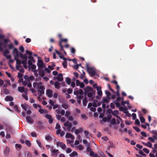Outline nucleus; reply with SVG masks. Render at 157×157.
I'll return each instance as SVG.
<instances>
[{"label": "nucleus", "mask_w": 157, "mask_h": 157, "mask_svg": "<svg viewBox=\"0 0 157 157\" xmlns=\"http://www.w3.org/2000/svg\"><path fill=\"white\" fill-rule=\"evenodd\" d=\"M85 95H87L88 97L89 98V100L92 101L95 97V93L94 91L92 88L90 86H87L84 89Z\"/></svg>", "instance_id": "obj_1"}, {"label": "nucleus", "mask_w": 157, "mask_h": 157, "mask_svg": "<svg viewBox=\"0 0 157 157\" xmlns=\"http://www.w3.org/2000/svg\"><path fill=\"white\" fill-rule=\"evenodd\" d=\"M33 85L34 87L38 89V94H40V96H42L44 94V90L45 88L42 85L41 83L40 82H35L33 83Z\"/></svg>", "instance_id": "obj_2"}, {"label": "nucleus", "mask_w": 157, "mask_h": 157, "mask_svg": "<svg viewBox=\"0 0 157 157\" xmlns=\"http://www.w3.org/2000/svg\"><path fill=\"white\" fill-rule=\"evenodd\" d=\"M13 53L14 56H15L17 58H18L19 57H20L22 59V61H27V56L26 54L23 55L19 52L16 48H13Z\"/></svg>", "instance_id": "obj_3"}, {"label": "nucleus", "mask_w": 157, "mask_h": 157, "mask_svg": "<svg viewBox=\"0 0 157 157\" xmlns=\"http://www.w3.org/2000/svg\"><path fill=\"white\" fill-rule=\"evenodd\" d=\"M87 70L89 75L91 77H93L96 74V71L92 68L90 67L88 64H86Z\"/></svg>", "instance_id": "obj_4"}, {"label": "nucleus", "mask_w": 157, "mask_h": 157, "mask_svg": "<svg viewBox=\"0 0 157 157\" xmlns=\"http://www.w3.org/2000/svg\"><path fill=\"white\" fill-rule=\"evenodd\" d=\"M14 59L16 61V69L17 70H19L20 68H22V66L21 65L22 63V61L17 58L15 56H14Z\"/></svg>", "instance_id": "obj_5"}, {"label": "nucleus", "mask_w": 157, "mask_h": 157, "mask_svg": "<svg viewBox=\"0 0 157 157\" xmlns=\"http://www.w3.org/2000/svg\"><path fill=\"white\" fill-rule=\"evenodd\" d=\"M96 88L97 91V94L98 96L96 97V98L97 99H100L102 96V93L101 90V88L100 86L96 87Z\"/></svg>", "instance_id": "obj_6"}, {"label": "nucleus", "mask_w": 157, "mask_h": 157, "mask_svg": "<svg viewBox=\"0 0 157 157\" xmlns=\"http://www.w3.org/2000/svg\"><path fill=\"white\" fill-rule=\"evenodd\" d=\"M64 125L65 126L67 127V130L70 132L72 127L71 123L69 122L68 121H67L64 123Z\"/></svg>", "instance_id": "obj_7"}, {"label": "nucleus", "mask_w": 157, "mask_h": 157, "mask_svg": "<svg viewBox=\"0 0 157 157\" xmlns=\"http://www.w3.org/2000/svg\"><path fill=\"white\" fill-rule=\"evenodd\" d=\"M56 145L57 146L60 147L63 150H65L66 148V145L60 141H57L56 142Z\"/></svg>", "instance_id": "obj_8"}, {"label": "nucleus", "mask_w": 157, "mask_h": 157, "mask_svg": "<svg viewBox=\"0 0 157 157\" xmlns=\"http://www.w3.org/2000/svg\"><path fill=\"white\" fill-rule=\"evenodd\" d=\"M45 117L48 120V122L49 124H51L52 123L53 118L52 117L51 115L49 114H46L45 115Z\"/></svg>", "instance_id": "obj_9"}, {"label": "nucleus", "mask_w": 157, "mask_h": 157, "mask_svg": "<svg viewBox=\"0 0 157 157\" xmlns=\"http://www.w3.org/2000/svg\"><path fill=\"white\" fill-rule=\"evenodd\" d=\"M37 65L39 67L42 68L45 67V66L44 65L43 62L41 60L39 59L38 60Z\"/></svg>", "instance_id": "obj_10"}, {"label": "nucleus", "mask_w": 157, "mask_h": 157, "mask_svg": "<svg viewBox=\"0 0 157 157\" xmlns=\"http://www.w3.org/2000/svg\"><path fill=\"white\" fill-rule=\"evenodd\" d=\"M21 106L25 111H26L28 109H31L30 107L26 104H21Z\"/></svg>", "instance_id": "obj_11"}, {"label": "nucleus", "mask_w": 157, "mask_h": 157, "mask_svg": "<svg viewBox=\"0 0 157 157\" xmlns=\"http://www.w3.org/2000/svg\"><path fill=\"white\" fill-rule=\"evenodd\" d=\"M46 95L49 98H51L52 96L53 92L51 90L48 89L46 90Z\"/></svg>", "instance_id": "obj_12"}, {"label": "nucleus", "mask_w": 157, "mask_h": 157, "mask_svg": "<svg viewBox=\"0 0 157 157\" xmlns=\"http://www.w3.org/2000/svg\"><path fill=\"white\" fill-rule=\"evenodd\" d=\"M18 90L19 92L21 93L23 92L25 93L28 90V89H26L25 90L24 87L23 86H19L18 88Z\"/></svg>", "instance_id": "obj_13"}, {"label": "nucleus", "mask_w": 157, "mask_h": 157, "mask_svg": "<svg viewBox=\"0 0 157 157\" xmlns=\"http://www.w3.org/2000/svg\"><path fill=\"white\" fill-rule=\"evenodd\" d=\"M10 151V148L8 147H6L4 151V156L7 157L9 155V152Z\"/></svg>", "instance_id": "obj_14"}, {"label": "nucleus", "mask_w": 157, "mask_h": 157, "mask_svg": "<svg viewBox=\"0 0 157 157\" xmlns=\"http://www.w3.org/2000/svg\"><path fill=\"white\" fill-rule=\"evenodd\" d=\"M38 111L40 114H41L44 113L45 114V115L46 114H48L47 111L45 109H43L40 108L38 110Z\"/></svg>", "instance_id": "obj_15"}, {"label": "nucleus", "mask_w": 157, "mask_h": 157, "mask_svg": "<svg viewBox=\"0 0 157 157\" xmlns=\"http://www.w3.org/2000/svg\"><path fill=\"white\" fill-rule=\"evenodd\" d=\"M65 137L66 138H70L72 140L74 139V136L70 133H67L66 134Z\"/></svg>", "instance_id": "obj_16"}, {"label": "nucleus", "mask_w": 157, "mask_h": 157, "mask_svg": "<svg viewBox=\"0 0 157 157\" xmlns=\"http://www.w3.org/2000/svg\"><path fill=\"white\" fill-rule=\"evenodd\" d=\"M119 113V111L118 110H114L112 114L115 116L117 118H118L119 120H121V118L118 116V114Z\"/></svg>", "instance_id": "obj_17"}, {"label": "nucleus", "mask_w": 157, "mask_h": 157, "mask_svg": "<svg viewBox=\"0 0 157 157\" xmlns=\"http://www.w3.org/2000/svg\"><path fill=\"white\" fill-rule=\"evenodd\" d=\"M57 79L59 81H62L63 80V75L62 74H59L57 77Z\"/></svg>", "instance_id": "obj_18"}, {"label": "nucleus", "mask_w": 157, "mask_h": 157, "mask_svg": "<svg viewBox=\"0 0 157 157\" xmlns=\"http://www.w3.org/2000/svg\"><path fill=\"white\" fill-rule=\"evenodd\" d=\"M92 104L91 103H90L88 104V107L90 108V110L93 111L95 112L96 111V109L94 107H92Z\"/></svg>", "instance_id": "obj_19"}, {"label": "nucleus", "mask_w": 157, "mask_h": 157, "mask_svg": "<svg viewBox=\"0 0 157 157\" xmlns=\"http://www.w3.org/2000/svg\"><path fill=\"white\" fill-rule=\"evenodd\" d=\"M26 121L29 123L31 124L33 122V120L30 117H28L26 118Z\"/></svg>", "instance_id": "obj_20"}, {"label": "nucleus", "mask_w": 157, "mask_h": 157, "mask_svg": "<svg viewBox=\"0 0 157 157\" xmlns=\"http://www.w3.org/2000/svg\"><path fill=\"white\" fill-rule=\"evenodd\" d=\"M58 150L54 149L51 151V152L52 153L53 155L54 156H56L57 155Z\"/></svg>", "instance_id": "obj_21"}, {"label": "nucleus", "mask_w": 157, "mask_h": 157, "mask_svg": "<svg viewBox=\"0 0 157 157\" xmlns=\"http://www.w3.org/2000/svg\"><path fill=\"white\" fill-rule=\"evenodd\" d=\"M90 155L92 157H100L99 156H98L97 154H94V152L92 151H91L90 152Z\"/></svg>", "instance_id": "obj_22"}, {"label": "nucleus", "mask_w": 157, "mask_h": 157, "mask_svg": "<svg viewBox=\"0 0 157 157\" xmlns=\"http://www.w3.org/2000/svg\"><path fill=\"white\" fill-rule=\"evenodd\" d=\"M83 129L82 128H80L79 129L75 130V133L76 134H78L80 132H82L83 131Z\"/></svg>", "instance_id": "obj_23"}, {"label": "nucleus", "mask_w": 157, "mask_h": 157, "mask_svg": "<svg viewBox=\"0 0 157 157\" xmlns=\"http://www.w3.org/2000/svg\"><path fill=\"white\" fill-rule=\"evenodd\" d=\"M60 83L57 81H56L54 83V85L55 86V87L56 89H59L60 88Z\"/></svg>", "instance_id": "obj_24"}, {"label": "nucleus", "mask_w": 157, "mask_h": 157, "mask_svg": "<svg viewBox=\"0 0 157 157\" xmlns=\"http://www.w3.org/2000/svg\"><path fill=\"white\" fill-rule=\"evenodd\" d=\"M5 100L6 101H12L13 100V98L10 96H7L5 98Z\"/></svg>", "instance_id": "obj_25"}, {"label": "nucleus", "mask_w": 157, "mask_h": 157, "mask_svg": "<svg viewBox=\"0 0 157 157\" xmlns=\"http://www.w3.org/2000/svg\"><path fill=\"white\" fill-rule=\"evenodd\" d=\"M78 153L75 151H73L70 154L69 156L70 157H74L75 156H77Z\"/></svg>", "instance_id": "obj_26"}, {"label": "nucleus", "mask_w": 157, "mask_h": 157, "mask_svg": "<svg viewBox=\"0 0 157 157\" xmlns=\"http://www.w3.org/2000/svg\"><path fill=\"white\" fill-rule=\"evenodd\" d=\"M139 116L141 122L142 123H144L145 122V119L142 116L140 113L139 114Z\"/></svg>", "instance_id": "obj_27"}, {"label": "nucleus", "mask_w": 157, "mask_h": 157, "mask_svg": "<svg viewBox=\"0 0 157 157\" xmlns=\"http://www.w3.org/2000/svg\"><path fill=\"white\" fill-rule=\"evenodd\" d=\"M45 139L48 141H51L52 140V137L49 135H46L45 136Z\"/></svg>", "instance_id": "obj_28"}, {"label": "nucleus", "mask_w": 157, "mask_h": 157, "mask_svg": "<svg viewBox=\"0 0 157 157\" xmlns=\"http://www.w3.org/2000/svg\"><path fill=\"white\" fill-rule=\"evenodd\" d=\"M22 96L23 98H24L26 100H28V98L27 96V92L23 94Z\"/></svg>", "instance_id": "obj_29"}, {"label": "nucleus", "mask_w": 157, "mask_h": 157, "mask_svg": "<svg viewBox=\"0 0 157 157\" xmlns=\"http://www.w3.org/2000/svg\"><path fill=\"white\" fill-rule=\"evenodd\" d=\"M84 133L85 135V136L86 138V139H89V132L85 130L84 131Z\"/></svg>", "instance_id": "obj_30"}, {"label": "nucleus", "mask_w": 157, "mask_h": 157, "mask_svg": "<svg viewBox=\"0 0 157 157\" xmlns=\"http://www.w3.org/2000/svg\"><path fill=\"white\" fill-rule=\"evenodd\" d=\"M55 52H56V53L59 56V58L62 59V58H63V54L60 53V52H59L57 50H55Z\"/></svg>", "instance_id": "obj_31"}, {"label": "nucleus", "mask_w": 157, "mask_h": 157, "mask_svg": "<svg viewBox=\"0 0 157 157\" xmlns=\"http://www.w3.org/2000/svg\"><path fill=\"white\" fill-rule=\"evenodd\" d=\"M62 106L63 108L65 109H67L69 107L68 105L66 103H63L62 104Z\"/></svg>", "instance_id": "obj_32"}, {"label": "nucleus", "mask_w": 157, "mask_h": 157, "mask_svg": "<svg viewBox=\"0 0 157 157\" xmlns=\"http://www.w3.org/2000/svg\"><path fill=\"white\" fill-rule=\"evenodd\" d=\"M22 63L23 64V66L26 69L27 68V61H22Z\"/></svg>", "instance_id": "obj_33"}, {"label": "nucleus", "mask_w": 157, "mask_h": 157, "mask_svg": "<svg viewBox=\"0 0 157 157\" xmlns=\"http://www.w3.org/2000/svg\"><path fill=\"white\" fill-rule=\"evenodd\" d=\"M109 98H104L103 99V101L104 102L107 103L109 102Z\"/></svg>", "instance_id": "obj_34"}, {"label": "nucleus", "mask_w": 157, "mask_h": 157, "mask_svg": "<svg viewBox=\"0 0 157 157\" xmlns=\"http://www.w3.org/2000/svg\"><path fill=\"white\" fill-rule=\"evenodd\" d=\"M82 71V74L80 76V77L81 79H83V78H85L86 77L85 76V73L84 71Z\"/></svg>", "instance_id": "obj_35"}, {"label": "nucleus", "mask_w": 157, "mask_h": 157, "mask_svg": "<svg viewBox=\"0 0 157 157\" xmlns=\"http://www.w3.org/2000/svg\"><path fill=\"white\" fill-rule=\"evenodd\" d=\"M36 142L37 144L39 146L40 148H42L43 147V145H42L41 143V142H40V141L39 140H36Z\"/></svg>", "instance_id": "obj_36"}, {"label": "nucleus", "mask_w": 157, "mask_h": 157, "mask_svg": "<svg viewBox=\"0 0 157 157\" xmlns=\"http://www.w3.org/2000/svg\"><path fill=\"white\" fill-rule=\"evenodd\" d=\"M33 106L35 109H37V107L41 108V106L40 105L37 104H36L34 103L33 105Z\"/></svg>", "instance_id": "obj_37"}, {"label": "nucleus", "mask_w": 157, "mask_h": 157, "mask_svg": "<svg viewBox=\"0 0 157 157\" xmlns=\"http://www.w3.org/2000/svg\"><path fill=\"white\" fill-rule=\"evenodd\" d=\"M66 81L68 85H70L71 82V79L68 77H67L66 78Z\"/></svg>", "instance_id": "obj_38"}, {"label": "nucleus", "mask_w": 157, "mask_h": 157, "mask_svg": "<svg viewBox=\"0 0 157 157\" xmlns=\"http://www.w3.org/2000/svg\"><path fill=\"white\" fill-rule=\"evenodd\" d=\"M25 144L29 147L31 146V143L29 140H26L25 141Z\"/></svg>", "instance_id": "obj_39"}, {"label": "nucleus", "mask_w": 157, "mask_h": 157, "mask_svg": "<svg viewBox=\"0 0 157 157\" xmlns=\"http://www.w3.org/2000/svg\"><path fill=\"white\" fill-rule=\"evenodd\" d=\"M71 114L70 112L68 111H67L66 112V113L65 114V116L67 118L68 117L70 116V115Z\"/></svg>", "instance_id": "obj_40"}, {"label": "nucleus", "mask_w": 157, "mask_h": 157, "mask_svg": "<svg viewBox=\"0 0 157 157\" xmlns=\"http://www.w3.org/2000/svg\"><path fill=\"white\" fill-rule=\"evenodd\" d=\"M83 104L84 106H86L87 105V101L86 98H84L82 101Z\"/></svg>", "instance_id": "obj_41"}, {"label": "nucleus", "mask_w": 157, "mask_h": 157, "mask_svg": "<svg viewBox=\"0 0 157 157\" xmlns=\"http://www.w3.org/2000/svg\"><path fill=\"white\" fill-rule=\"evenodd\" d=\"M24 78L25 79V80L29 82L30 81V78L28 75H25L24 76Z\"/></svg>", "instance_id": "obj_42"}, {"label": "nucleus", "mask_w": 157, "mask_h": 157, "mask_svg": "<svg viewBox=\"0 0 157 157\" xmlns=\"http://www.w3.org/2000/svg\"><path fill=\"white\" fill-rule=\"evenodd\" d=\"M111 123L113 125H114L116 124V120L115 118H113L111 121Z\"/></svg>", "instance_id": "obj_43"}, {"label": "nucleus", "mask_w": 157, "mask_h": 157, "mask_svg": "<svg viewBox=\"0 0 157 157\" xmlns=\"http://www.w3.org/2000/svg\"><path fill=\"white\" fill-rule=\"evenodd\" d=\"M66 151L67 153H69L71 152L72 150L71 148L68 147L66 149Z\"/></svg>", "instance_id": "obj_44"}, {"label": "nucleus", "mask_w": 157, "mask_h": 157, "mask_svg": "<svg viewBox=\"0 0 157 157\" xmlns=\"http://www.w3.org/2000/svg\"><path fill=\"white\" fill-rule=\"evenodd\" d=\"M10 52L7 49L5 50L3 52V55L4 56H6Z\"/></svg>", "instance_id": "obj_45"}, {"label": "nucleus", "mask_w": 157, "mask_h": 157, "mask_svg": "<svg viewBox=\"0 0 157 157\" xmlns=\"http://www.w3.org/2000/svg\"><path fill=\"white\" fill-rule=\"evenodd\" d=\"M60 126L59 125V124L58 123H56V126L55 127V129H60Z\"/></svg>", "instance_id": "obj_46"}, {"label": "nucleus", "mask_w": 157, "mask_h": 157, "mask_svg": "<svg viewBox=\"0 0 157 157\" xmlns=\"http://www.w3.org/2000/svg\"><path fill=\"white\" fill-rule=\"evenodd\" d=\"M147 147L151 148H152V144L150 142H147Z\"/></svg>", "instance_id": "obj_47"}, {"label": "nucleus", "mask_w": 157, "mask_h": 157, "mask_svg": "<svg viewBox=\"0 0 157 157\" xmlns=\"http://www.w3.org/2000/svg\"><path fill=\"white\" fill-rule=\"evenodd\" d=\"M77 148L80 150H83V147L82 145H78L77 146Z\"/></svg>", "instance_id": "obj_48"}, {"label": "nucleus", "mask_w": 157, "mask_h": 157, "mask_svg": "<svg viewBox=\"0 0 157 157\" xmlns=\"http://www.w3.org/2000/svg\"><path fill=\"white\" fill-rule=\"evenodd\" d=\"M8 46L9 47V49H11L13 48V45L12 43H11L10 44H8Z\"/></svg>", "instance_id": "obj_49"}, {"label": "nucleus", "mask_w": 157, "mask_h": 157, "mask_svg": "<svg viewBox=\"0 0 157 157\" xmlns=\"http://www.w3.org/2000/svg\"><path fill=\"white\" fill-rule=\"evenodd\" d=\"M36 66L33 64H32L29 66V68H31L33 70L35 69L36 68Z\"/></svg>", "instance_id": "obj_50"}, {"label": "nucleus", "mask_w": 157, "mask_h": 157, "mask_svg": "<svg viewBox=\"0 0 157 157\" xmlns=\"http://www.w3.org/2000/svg\"><path fill=\"white\" fill-rule=\"evenodd\" d=\"M10 41V40L8 38L5 39L4 40V42L5 44H6L8 42H9Z\"/></svg>", "instance_id": "obj_51"}, {"label": "nucleus", "mask_w": 157, "mask_h": 157, "mask_svg": "<svg viewBox=\"0 0 157 157\" xmlns=\"http://www.w3.org/2000/svg\"><path fill=\"white\" fill-rule=\"evenodd\" d=\"M19 49L22 52H23L24 51V47L22 46H21L19 47Z\"/></svg>", "instance_id": "obj_52"}, {"label": "nucleus", "mask_w": 157, "mask_h": 157, "mask_svg": "<svg viewBox=\"0 0 157 157\" xmlns=\"http://www.w3.org/2000/svg\"><path fill=\"white\" fill-rule=\"evenodd\" d=\"M143 151L146 153L148 154L149 152V150L146 148H144L143 149Z\"/></svg>", "instance_id": "obj_53"}, {"label": "nucleus", "mask_w": 157, "mask_h": 157, "mask_svg": "<svg viewBox=\"0 0 157 157\" xmlns=\"http://www.w3.org/2000/svg\"><path fill=\"white\" fill-rule=\"evenodd\" d=\"M14 110H15L17 112H20V111L18 107L17 106H14Z\"/></svg>", "instance_id": "obj_54"}, {"label": "nucleus", "mask_w": 157, "mask_h": 157, "mask_svg": "<svg viewBox=\"0 0 157 157\" xmlns=\"http://www.w3.org/2000/svg\"><path fill=\"white\" fill-rule=\"evenodd\" d=\"M148 139L149 140H150L152 142L154 143L155 142V140H154V139L152 137H149L148 138Z\"/></svg>", "instance_id": "obj_55"}, {"label": "nucleus", "mask_w": 157, "mask_h": 157, "mask_svg": "<svg viewBox=\"0 0 157 157\" xmlns=\"http://www.w3.org/2000/svg\"><path fill=\"white\" fill-rule=\"evenodd\" d=\"M81 117L82 118L84 119L85 120L87 118V117L85 114H82L81 115Z\"/></svg>", "instance_id": "obj_56"}, {"label": "nucleus", "mask_w": 157, "mask_h": 157, "mask_svg": "<svg viewBox=\"0 0 157 157\" xmlns=\"http://www.w3.org/2000/svg\"><path fill=\"white\" fill-rule=\"evenodd\" d=\"M132 117L133 120L136 119V114L135 113H133L132 114Z\"/></svg>", "instance_id": "obj_57"}, {"label": "nucleus", "mask_w": 157, "mask_h": 157, "mask_svg": "<svg viewBox=\"0 0 157 157\" xmlns=\"http://www.w3.org/2000/svg\"><path fill=\"white\" fill-rule=\"evenodd\" d=\"M31 135L32 137H36L37 136V134L34 132H32L31 133Z\"/></svg>", "instance_id": "obj_58"}, {"label": "nucleus", "mask_w": 157, "mask_h": 157, "mask_svg": "<svg viewBox=\"0 0 157 157\" xmlns=\"http://www.w3.org/2000/svg\"><path fill=\"white\" fill-rule=\"evenodd\" d=\"M15 147L17 149V148L20 149L21 148V146L20 144H16L15 145Z\"/></svg>", "instance_id": "obj_59"}, {"label": "nucleus", "mask_w": 157, "mask_h": 157, "mask_svg": "<svg viewBox=\"0 0 157 157\" xmlns=\"http://www.w3.org/2000/svg\"><path fill=\"white\" fill-rule=\"evenodd\" d=\"M133 128L137 132H139L140 131V129L138 127L136 126L134 127Z\"/></svg>", "instance_id": "obj_60"}, {"label": "nucleus", "mask_w": 157, "mask_h": 157, "mask_svg": "<svg viewBox=\"0 0 157 157\" xmlns=\"http://www.w3.org/2000/svg\"><path fill=\"white\" fill-rule=\"evenodd\" d=\"M26 111L27 114L28 115H30L32 113L30 109H28L27 110H26Z\"/></svg>", "instance_id": "obj_61"}, {"label": "nucleus", "mask_w": 157, "mask_h": 157, "mask_svg": "<svg viewBox=\"0 0 157 157\" xmlns=\"http://www.w3.org/2000/svg\"><path fill=\"white\" fill-rule=\"evenodd\" d=\"M28 81L26 80L23 81L22 82L23 85L25 86H26V85H27V83H28Z\"/></svg>", "instance_id": "obj_62"}, {"label": "nucleus", "mask_w": 157, "mask_h": 157, "mask_svg": "<svg viewBox=\"0 0 157 157\" xmlns=\"http://www.w3.org/2000/svg\"><path fill=\"white\" fill-rule=\"evenodd\" d=\"M26 52L27 54L29 56H31L33 54L32 52L29 51L27 50L26 51Z\"/></svg>", "instance_id": "obj_63"}, {"label": "nucleus", "mask_w": 157, "mask_h": 157, "mask_svg": "<svg viewBox=\"0 0 157 157\" xmlns=\"http://www.w3.org/2000/svg\"><path fill=\"white\" fill-rule=\"evenodd\" d=\"M60 121L62 122H64L66 120V118L64 117H62L60 119Z\"/></svg>", "instance_id": "obj_64"}]
</instances>
